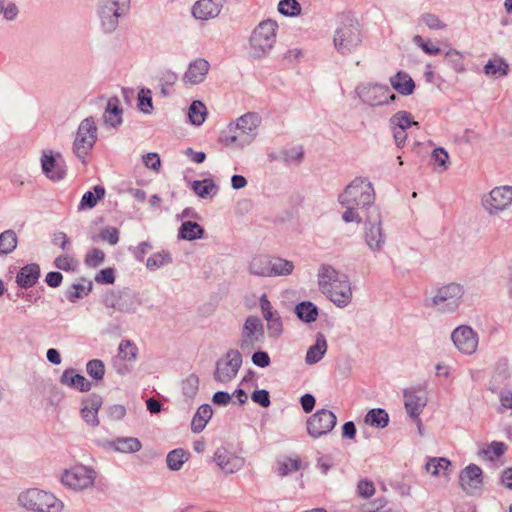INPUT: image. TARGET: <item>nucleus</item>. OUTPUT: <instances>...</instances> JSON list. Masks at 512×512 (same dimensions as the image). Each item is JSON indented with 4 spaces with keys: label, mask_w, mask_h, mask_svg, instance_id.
I'll list each match as a JSON object with an SVG mask.
<instances>
[{
    "label": "nucleus",
    "mask_w": 512,
    "mask_h": 512,
    "mask_svg": "<svg viewBox=\"0 0 512 512\" xmlns=\"http://www.w3.org/2000/svg\"><path fill=\"white\" fill-rule=\"evenodd\" d=\"M321 291L337 306L347 305L352 298L350 284L344 275L331 267H323L319 274Z\"/></svg>",
    "instance_id": "1"
},
{
    "label": "nucleus",
    "mask_w": 512,
    "mask_h": 512,
    "mask_svg": "<svg viewBox=\"0 0 512 512\" xmlns=\"http://www.w3.org/2000/svg\"><path fill=\"white\" fill-rule=\"evenodd\" d=\"M19 500L24 507L39 512H59L63 506L53 494L38 489L22 493Z\"/></svg>",
    "instance_id": "2"
},
{
    "label": "nucleus",
    "mask_w": 512,
    "mask_h": 512,
    "mask_svg": "<svg viewBox=\"0 0 512 512\" xmlns=\"http://www.w3.org/2000/svg\"><path fill=\"white\" fill-rule=\"evenodd\" d=\"M374 198L373 187L370 182L364 179H355L347 186L344 193L340 197L343 205L354 204L357 207L369 205Z\"/></svg>",
    "instance_id": "3"
},
{
    "label": "nucleus",
    "mask_w": 512,
    "mask_h": 512,
    "mask_svg": "<svg viewBox=\"0 0 512 512\" xmlns=\"http://www.w3.org/2000/svg\"><path fill=\"white\" fill-rule=\"evenodd\" d=\"M276 23L265 21L259 24L251 36V48L254 56H261L270 50L275 42Z\"/></svg>",
    "instance_id": "4"
},
{
    "label": "nucleus",
    "mask_w": 512,
    "mask_h": 512,
    "mask_svg": "<svg viewBox=\"0 0 512 512\" xmlns=\"http://www.w3.org/2000/svg\"><path fill=\"white\" fill-rule=\"evenodd\" d=\"M362 41L360 25L355 20H348L343 23L336 31L334 43L336 48L341 51H350L357 47Z\"/></svg>",
    "instance_id": "5"
},
{
    "label": "nucleus",
    "mask_w": 512,
    "mask_h": 512,
    "mask_svg": "<svg viewBox=\"0 0 512 512\" xmlns=\"http://www.w3.org/2000/svg\"><path fill=\"white\" fill-rule=\"evenodd\" d=\"M95 477V472L91 468L77 464L64 471L61 481L73 490H83L93 485Z\"/></svg>",
    "instance_id": "6"
},
{
    "label": "nucleus",
    "mask_w": 512,
    "mask_h": 512,
    "mask_svg": "<svg viewBox=\"0 0 512 512\" xmlns=\"http://www.w3.org/2000/svg\"><path fill=\"white\" fill-rule=\"evenodd\" d=\"M96 139V128L91 120H84L79 126L74 142V150L79 158L84 159L92 149Z\"/></svg>",
    "instance_id": "7"
},
{
    "label": "nucleus",
    "mask_w": 512,
    "mask_h": 512,
    "mask_svg": "<svg viewBox=\"0 0 512 512\" xmlns=\"http://www.w3.org/2000/svg\"><path fill=\"white\" fill-rule=\"evenodd\" d=\"M242 363L241 354L236 350L229 351L226 356L217 363L215 378L220 382H229L237 374Z\"/></svg>",
    "instance_id": "8"
},
{
    "label": "nucleus",
    "mask_w": 512,
    "mask_h": 512,
    "mask_svg": "<svg viewBox=\"0 0 512 512\" xmlns=\"http://www.w3.org/2000/svg\"><path fill=\"white\" fill-rule=\"evenodd\" d=\"M336 424V416L329 410H319L307 421V430L313 437L330 432Z\"/></svg>",
    "instance_id": "9"
},
{
    "label": "nucleus",
    "mask_w": 512,
    "mask_h": 512,
    "mask_svg": "<svg viewBox=\"0 0 512 512\" xmlns=\"http://www.w3.org/2000/svg\"><path fill=\"white\" fill-rule=\"evenodd\" d=\"M42 169L45 175L53 180H61L65 176V165L62 156L52 151L44 152L41 159Z\"/></svg>",
    "instance_id": "10"
},
{
    "label": "nucleus",
    "mask_w": 512,
    "mask_h": 512,
    "mask_svg": "<svg viewBox=\"0 0 512 512\" xmlns=\"http://www.w3.org/2000/svg\"><path fill=\"white\" fill-rule=\"evenodd\" d=\"M452 340L460 351L467 354L473 353L478 345L476 334L467 326L456 328L452 333Z\"/></svg>",
    "instance_id": "11"
},
{
    "label": "nucleus",
    "mask_w": 512,
    "mask_h": 512,
    "mask_svg": "<svg viewBox=\"0 0 512 512\" xmlns=\"http://www.w3.org/2000/svg\"><path fill=\"white\" fill-rule=\"evenodd\" d=\"M512 203V187L502 186L493 189L486 200L487 207L493 210H502Z\"/></svg>",
    "instance_id": "12"
},
{
    "label": "nucleus",
    "mask_w": 512,
    "mask_h": 512,
    "mask_svg": "<svg viewBox=\"0 0 512 512\" xmlns=\"http://www.w3.org/2000/svg\"><path fill=\"white\" fill-rule=\"evenodd\" d=\"M460 484L471 493L482 485V470L476 465H469L460 474Z\"/></svg>",
    "instance_id": "13"
},
{
    "label": "nucleus",
    "mask_w": 512,
    "mask_h": 512,
    "mask_svg": "<svg viewBox=\"0 0 512 512\" xmlns=\"http://www.w3.org/2000/svg\"><path fill=\"white\" fill-rule=\"evenodd\" d=\"M223 0H199L193 7V15L202 20L213 18L220 12Z\"/></svg>",
    "instance_id": "14"
},
{
    "label": "nucleus",
    "mask_w": 512,
    "mask_h": 512,
    "mask_svg": "<svg viewBox=\"0 0 512 512\" xmlns=\"http://www.w3.org/2000/svg\"><path fill=\"white\" fill-rule=\"evenodd\" d=\"M263 334L262 324L256 317H249L244 325L241 347L253 345Z\"/></svg>",
    "instance_id": "15"
},
{
    "label": "nucleus",
    "mask_w": 512,
    "mask_h": 512,
    "mask_svg": "<svg viewBox=\"0 0 512 512\" xmlns=\"http://www.w3.org/2000/svg\"><path fill=\"white\" fill-rule=\"evenodd\" d=\"M367 102L371 105H381L395 100V95L390 94L389 88L382 85H373L364 94Z\"/></svg>",
    "instance_id": "16"
},
{
    "label": "nucleus",
    "mask_w": 512,
    "mask_h": 512,
    "mask_svg": "<svg viewBox=\"0 0 512 512\" xmlns=\"http://www.w3.org/2000/svg\"><path fill=\"white\" fill-rule=\"evenodd\" d=\"M209 70V63L204 59L195 60L188 67L184 79L190 84L202 82Z\"/></svg>",
    "instance_id": "17"
},
{
    "label": "nucleus",
    "mask_w": 512,
    "mask_h": 512,
    "mask_svg": "<svg viewBox=\"0 0 512 512\" xmlns=\"http://www.w3.org/2000/svg\"><path fill=\"white\" fill-rule=\"evenodd\" d=\"M101 407V399L97 396H90L83 401L81 415L83 419L90 425L96 426L99 421L97 418L98 411Z\"/></svg>",
    "instance_id": "18"
},
{
    "label": "nucleus",
    "mask_w": 512,
    "mask_h": 512,
    "mask_svg": "<svg viewBox=\"0 0 512 512\" xmlns=\"http://www.w3.org/2000/svg\"><path fill=\"white\" fill-rule=\"evenodd\" d=\"M214 459L217 464L226 472L233 473L238 470L242 465V459L234 456L226 449H219L214 455Z\"/></svg>",
    "instance_id": "19"
},
{
    "label": "nucleus",
    "mask_w": 512,
    "mask_h": 512,
    "mask_svg": "<svg viewBox=\"0 0 512 512\" xmlns=\"http://www.w3.org/2000/svg\"><path fill=\"white\" fill-rule=\"evenodd\" d=\"M255 270L261 276L286 275L292 272L293 264L287 260L277 258L271 261L270 266L261 269L255 268Z\"/></svg>",
    "instance_id": "20"
},
{
    "label": "nucleus",
    "mask_w": 512,
    "mask_h": 512,
    "mask_svg": "<svg viewBox=\"0 0 512 512\" xmlns=\"http://www.w3.org/2000/svg\"><path fill=\"white\" fill-rule=\"evenodd\" d=\"M390 83L392 87L402 95H410L415 89V83L413 79L409 74L402 71L391 77Z\"/></svg>",
    "instance_id": "21"
},
{
    "label": "nucleus",
    "mask_w": 512,
    "mask_h": 512,
    "mask_svg": "<svg viewBox=\"0 0 512 512\" xmlns=\"http://www.w3.org/2000/svg\"><path fill=\"white\" fill-rule=\"evenodd\" d=\"M40 269L36 264H30L23 267L17 275V283L21 287H31L33 286L38 277H39Z\"/></svg>",
    "instance_id": "22"
},
{
    "label": "nucleus",
    "mask_w": 512,
    "mask_h": 512,
    "mask_svg": "<svg viewBox=\"0 0 512 512\" xmlns=\"http://www.w3.org/2000/svg\"><path fill=\"white\" fill-rule=\"evenodd\" d=\"M405 398V407L408 413L416 417L420 414L422 408L426 404V397L424 394L418 395L414 392H407L404 395Z\"/></svg>",
    "instance_id": "23"
},
{
    "label": "nucleus",
    "mask_w": 512,
    "mask_h": 512,
    "mask_svg": "<svg viewBox=\"0 0 512 512\" xmlns=\"http://www.w3.org/2000/svg\"><path fill=\"white\" fill-rule=\"evenodd\" d=\"M104 196L105 189L102 186H95L92 191H87L83 195L79 204V210L92 209Z\"/></svg>",
    "instance_id": "24"
},
{
    "label": "nucleus",
    "mask_w": 512,
    "mask_h": 512,
    "mask_svg": "<svg viewBox=\"0 0 512 512\" xmlns=\"http://www.w3.org/2000/svg\"><path fill=\"white\" fill-rule=\"evenodd\" d=\"M485 74L493 78L507 75L508 64L501 58L494 57L484 67Z\"/></svg>",
    "instance_id": "25"
},
{
    "label": "nucleus",
    "mask_w": 512,
    "mask_h": 512,
    "mask_svg": "<svg viewBox=\"0 0 512 512\" xmlns=\"http://www.w3.org/2000/svg\"><path fill=\"white\" fill-rule=\"evenodd\" d=\"M301 461L298 458L282 457L277 461L275 471L279 476H286L300 469Z\"/></svg>",
    "instance_id": "26"
},
{
    "label": "nucleus",
    "mask_w": 512,
    "mask_h": 512,
    "mask_svg": "<svg viewBox=\"0 0 512 512\" xmlns=\"http://www.w3.org/2000/svg\"><path fill=\"white\" fill-rule=\"evenodd\" d=\"M327 350V343L325 338L320 335L316 339L315 345L311 346L306 355V361L310 364L318 362Z\"/></svg>",
    "instance_id": "27"
},
{
    "label": "nucleus",
    "mask_w": 512,
    "mask_h": 512,
    "mask_svg": "<svg viewBox=\"0 0 512 512\" xmlns=\"http://www.w3.org/2000/svg\"><path fill=\"white\" fill-rule=\"evenodd\" d=\"M450 465L446 458H431L426 464V470L433 476H446Z\"/></svg>",
    "instance_id": "28"
},
{
    "label": "nucleus",
    "mask_w": 512,
    "mask_h": 512,
    "mask_svg": "<svg viewBox=\"0 0 512 512\" xmlns=\"http://www.w3.org/2000/svg\"><path fill=\"white\" fill-rule=\"evenodd\" d=\"M212 413V409L209 405L200 406L192 420L193 431L200 432L211 418Z\"/></svg>",
    "instance_id": "29"
},
{
    "label": "nucleus",
    "mask_w": 512,
    "mask_h": 512,
    "mask_svg": "<svg viewBox=\"0 0 512 512\" xmlns=\"http://www.w3.org/2000/svg\"><path fill=\"white\" fill-rule=\"evenodd\" d=\"M389 421L388 414L383 409H372L365 416V422L371 426L384 428Z\"/></svg>",
    "instance_id": "30"
},
{
    "label": "nucleus",
    "mask_w": 512,
    "mask_h": 512,
    "mask_svg": "<svg viewBox=\"0 0 512 512\" xmlns=\"http://www.w3.org/2000/svg\"><path fill=\"white\" fill-rule=\"evenodd\" d=\"M206 115L207 110L202 102L194 101L191 104L188 112V117L192 124L201 125L205 121Z\"/></svg>",
    "instance_id": "31"
},
{
    "label": "nucleus",
    "mask_w": 512,
    "mask_h": 512,
    "mask_svg": "<svg viewBox=\"0 0 512 512\" xmlns=\"http://www.w3.org/2000/svg\"><path fill=\"white\" fill-rule=\"evenodd\" d=\"M391 124L393 129L406 130L413 125H418V122L414 121L412 115L406 111H399L391 118Z\"/></svg>",
    "instance_id": "32"
},
{
    "label": "nucleus",
    "mask_w": 512,
    "mask_h": 512,
    "mask_svg": "<svg viewBox=\"0 0 512 512\" xmlns=\"http://www.w3.org/2000/svg\"><path fill=\"white\" fill-rule=\"evenodd\" d=\"M128 0H105V7L108 9V27L113 29L116 26L117 18L119 16L118 10L121 6L126 5Z\"/></svg>",
    "instance_id": "33"
},
{
    "label": "nucleus",
    "mask_w": 512,
    "mask_h": 512,
    "mask_svg": "<svg viewBox=\"0 0 512 512\" xmlns=\"http://www.w3.org/2000/svg\"><path fill=\"white\" fill-rule=\"evenodd\" d=\"M105 120L112 126H116L121 123V110L119 109V101L117 99H110L108 101Z\"/></svg>",
    "instance_id": "34"
},
{
    "label": "nucleus",
    "mask_w": 512,
    "mask_h": 512,
    "mask_svg": "<svg viewBox=\"0 0 512 512\" xmlns=\"http://www.w3.org/2000/svg\"><path fill=\"white\" fill-rule=\"evenodd\" d=\"M203 229L196 222H184L180 228V235L187 240H193L202 236Z\"/></svg>",
    "instance_id": "35"
},
{
    "label": "nucleus",
    "mask_w": 512,
    "mask_h": 512,
    "mask_svg": "<svg viewBox=\"0 0 512 512\" xmlns=\"http://www.w3.org/2000/svg\"><path fill=\"white\" fill-rule=\"evenodd\" d=\"M299 318L306 322L315 321L318 316L317 308L311 302L300 303L296 308Z\"/></svg>",
    "instance_id": "36"
},
{
    "label": "nucleus",
    "mask_w": 512,
    "mask_h": 512,
    "mask_svg": "<svg viewBox=\"0 0 512 512\" xmlns=\"http://www.w3.org/2000/svg\"><path fill=\"white\" fill-rule=\"evenodd\" d=\"M188 460V453L183 449H175L167 455L168 467L172 470H178L182 464Z\"/></svg>",
    "instance_id": "37"
},
{
    "label": "nucleus",
    "mask_w": 512,
    "mask_h": 512,
    "mask_svg": "<svg viewBox=\"0 0 512 512\" xmlns=\"http://www.w3.org/2000/svg\"><path fill=\"white\" fill-rule=\"evenodd\" d=\"M17 245V238L14 232L5 231L0 234V254L12 252Z\"/></svg>",
    "instance_id": "38"
},
{
    "label": "nucleus",
    "mask_w": 512,
    "mask_h": 512,
    "mask_svg": "<svg viewBox=\"0 0 512 512\" xmlns=\"http://www.w3.org/2000/svg\"><path fill=\"white\" fill-rule=\"evenodd\" d=\"M278 11L285 16H298L301 13V5L297 0H281Z\"/></svg>",
    "instance_id": "39"
},
{
    "label": "nucleus",
    "mask_w": 512,
    "mask_h": 512,
    "mask_svg": "<svg viewBox=\"0 0 512 512\" xmlns=\"http://www.w3.org/2000/svg\"><path fill=\"white\" fill-rule=\"evenodd\" d=\"M105 257L106 255L103 250L99 248H92L86 253L84 263L88 267L96 268L104 262Z\"/></svg>",
    "instance_id": "40"
},
{
    "label": "nucleus",
    "mask_w": 512,
    "mask_h": 512,
    "mask_svg": "<svg viewBox=\"0 0 512 512\" xmlns=\"http://www.w3.org/2000/svg\"><path fill=\"white\" fill-rule=\"evenodd\" d=\"M193 190L198 196L207 197L216 192V186L212 180L205 179L203 181H195Z\"/></svg>",
    "instance_id": "41"
},
{
    "label": "nucleus",
    "mask_w": 512,
    "mask_h": 512,
    "mask_svg": "<svg viewBox=\"0 0 512 512\" xmlns=\"http://www.w3.org/2000/svg\"><path fill=\"white\" fill-rule=\"evenodd\" d=\"M116 448L121 452H136L141 448V443L136 438L119 439L116 442Z\"/></svg>",
    "instance_id": "42"
},
{
    "label": "nucleus",
    "mask_w": 512,
    "mask_h": 512,
    "mask_svg": "<svg viewBox=\"0 0 512 512\" xmlns=\"http://www.w3.org/2000/svg\"><path fill=\"white\" fill-rule=\"evenodd\" d=\"M170 261V257L167 253H155L151 255L146 262V266L150 270H155L167 264Z\"/></svg>",
    "instance_id": "43"
},
{
    "label": "nucleus",
    "mask_w": 512,
    "mask_h": 512,
    "mask_svg": "<svg viewBox=\"0 0 512 512\" xmlns=\"http://www.w3.org/2000/svg\"><path fill=\"white\" fill-rule=\"evenodd\" d=\"M55 266L63 271H74L77 267V261L71 255H61L55 259Z\"/></svg>",
    "instance_id": "44"
},
{
    "label": "nucleus",
    "mask_w": 512,
    "mask_h": 512,
    "mask_svg": "<svg viewBox=\"0 0 512 512\" xmlns=\"http://www.w3.org/2000/svg\"><path fill=\"white\" fill-rule=\"evenodd\" d=\"M506 450V445L502 442H493L487 448L482 450V453L490 460L500 457Z\"/></svg>",
    "instance_id": "45"
},
{
    "label": "nucleus",
    "mask_w": 512,
    "mask_h": 512,
    "mask_svg": "<svg viewBox=\"0 0 512 512\" xmlns=\"http://www.w3.org/2000/svg\"><path fill=\"white\" fill-rule=\"evenodd\" d=\"M138 106L144 113H149L152 108V97L151 91L148 89H142L138 94Z\"/></svg>",
    "instance_id": "46"
},
{
    "label": "nucleus",
    "mask_w": 512,
    "mask_h": 512,
    "mask_svg": "<svg viewBox=\"0 0 512 512\" xmlns=\"http://www.w3.org/2000/svg\"><path fill=\"white\" fill-rule=\"evenodd\" d=\"M88 374L96 380H101L105 373V367L100 360H91L87 364Z\"/></svg>",
    "instance_id": "47"
},
{
    "label": "nucleus",
    "mask_w": 512,
    "mask_h": 512,
    "mask_svg": "<svg viewBox=\"0 0 512 512\" xmlns=\"http://www.w3.org/2000/svg\"><path fill=\"white\" fill-rule=\"evenodd\" d=\"M137 347L130 341H123L119 346V356L124 360H132L136 357Z\"/></svg>",
    "instance_id": "48"
},
{
    "label": "nucleus",
    "mask_w": 512,
    "mask_h": 512,
    "mask_svg": "<svg viewBox=\"0 0 512 512\" xmlns=\"http://www.w3.org/2000/svg\"><path fill=\"white\" fill-rule=\"evenodd\" d=\"M99 238L110 245H115L119 240V231L115 227L104 228L100 231Z\"/></svg>",
    "instance_id": "49"
},
{
    "label": "nucleus",
    "mask_w": 512,
    "mask_h": 512,
    "mask_svg": "<svg viewBox=\"0 0 512 512\" xmlns=\"http://www.w3.org/2000/svg\"><path fill=\"white\" fill-rule=\"evenodd\" d=\"M357 493L360 497L370 498L375 493V486L372 481L363 479L358 482Z\"/></svg>",
    "instance_id": "50"
},
{
    "label": "nucleus",
    "mask_w": 512,
    "mask_h": 512,
    "mask_svg": "<svg viewBox=\"0 0 512 512\" xmlns=\"http://www.w3.org/2000/svg\"><path fill=\"white\" fill-rule=\"evenodd\" d=\"M95 281L98 284H113L115 281V271L113 268H105L100 270L96 276Z\"/></svg>",
    "instance_id": "51"
},
{
    "label": "nucleus",
    "mask_w": 512,
    "mask_h": 512,
    "mask_svg": "<svg viewBox=\"0 0 512 512\" xmlns=\"http://www.w3.org/2000/svg\"><path fill=\"white\" fill-rule=\"evenodd\" d=\"M462 294V289L459 285L450 284L442 288L439 292V297L441 300H447L448 298L460 297Z\"/></svg>",
    "instance_id": "52"
},
{
    "label": "nucleus",
    "mask_w": 512,
    "mask_h": 512,
    "mask_svg": "<svg viewBox=\"0 0 512 512\" xmlns=\"http://www.w3.org/2000/svg\"><path fill=\"white\" fill-rule=\"evenodd\" d=\"M432 160L442 170L447 169L449 156H448V153L444 149H442V148L435 149L432 153Z\"/></svg>",
    "instance_id": "53"
},
{
    "label": "nucleus",
    "mask_w": 512,
    "mask_h": 512,
    "mask_svg": "<svg viewBox=\"0 0 512 512\" xmlns=\"http://www.w3.org/2000/svg\"><path fill=\"white\" fill-rule=\"evenodd\" d=\"M69 384L80 391H88L91 388L90 382L82 375L73 374L69 379Z\"/></svg>",
    "instance_id": "54"
},
{
    "label": "nucleus",
    "mask_w": 512,
    "mask_h": 512,
    "mask_svg": "<svg viewBox=\"0 0 512 512\" xmlns=\"http://www.w3.org/2000/svg\"><path fill=\"white\" fill-rule=\"evenodd\" d=\"M90 290H91V284H88V285L74 284L72 286V291L70 293L69 299L71 301H74L75 299L82 298V297L88 295Z\"/></svg>",
    "instance_id": "55"
},
{
    "label": "nucleus",
    "mask_w": 512,
    "mask_h": 512,
    "mask_svg": "<svg viewBox=\"0 0 512 512\" xmlns=\"http://www.w3.org/2000/svg\"><path fill=\"white\" fill-rule=\"evenodd\" d=\"M268 331L272 336H278L282 332V323L279 317L272 315L270 317H266Z\"/></svg>",
    "instance_id": "56"
},
{
    "label": "nucleus",
    "mask_w": 512,
    "mask_h": 512,
    "mask_svg": "<svg viewBox=\"0 0 512 512\" xmlns=\"http://www.w3.org/2000/svg\"><path fill=\"white\" fill-rule=\"evenodd\" d=\"M144 165L154 171H158L161 166V160L157 153H148L143 156Z\"/></svg>",
    "instance_id": "57"
},
{
    "label": "nucleus",
    "mask_w": 512,
    "mask_h": 512,
    "mask_svg": "<svg viewBox=\"0 0 512 512\" xmlns=\"http://www.w3.org/2000/svg\"><path fill=\"white\" fill-rule=\"evenodd\" d=\"M416 43L424 50L425 53L429 55H438L440 53V48L431 42H425L421 37L417 36L415 38Z\"/></svg>",
    "instance_id": "58"
},
{
    "label": "nucleus",
    "mask_w": 512,
    "mask_h": 512,
    "mask_svg": "<svg viewBox=\"0 0 512 512\" xmlns=\"http://www.w3.org/2000/svg\"><path fill=\"white\" fill-rule=\"evenodd\" d=\"M252 400L263 407L270 404L269 393L266 390H258L252 394Z\"/></svg>",
    "instance_id": "59"
},
{
    "label": "nucleus",
    "mask_w": 512,
    "mask_h": 512,
    "mask_svg": "<svg viewBox=\"0 0 512 512\" xmlns=\"http://www.w3.org/2000/svg\"><path fill=\"white\" fill-rule=\"evenodd\" d=\"M52 242L63 250H65L70 243L68 236L64 232L54 233Z\"/></svg>",
    "instance_id": "60"
},
{
    "label": "nucleus",
    "mask_w": 512,
    "mask_h": 512,
    "mask_svg": "<svg viewBox=\"0 0 512 512\" xmlns=\"http://www.w3.org/2000/svg\"><path fill=\"white\" fill-rule=\"evenodd\" d=\"M252 361L259 367H266L270 363V358L266 352L259 351L253 354Z\"/></svg>",
    "instance_id": "61"
},
{
    "label": "nucleus",
    "mask_w": 512,
    "mask_h": 512,
    "mask_svg": "<svg viewBox=\"0 0 512 512\" xmlns=\"http://www.w3.org/2000/svg\"><path fill=\"white\" fill-rule=\"evenodd\" d=\"M271 264V261L268 260L267 258L265 257H256L252 260L251 262V265H250V268H251V271L256 274V275H260L256 270L255 268L257 269H261V268H265L266 266H270Z\"/></svg>",
    "instance_id": "62"
},
{
    "label": "nucleus",
    "mask_w": 512,
    "mask_h": 512,
    "mask_svg": "<svg viewBox=\"0 0 512 512\" xmlns=\"http://www.w3.org/2000/svg\"><path fill=\"white\" fill-rule=\"evenodd\" d=\"M62 274L59 273V272H49L47 275H46V283L50 286V287H58L61 282H62Z\"/></svg>",
    "instance_id": "63"
},
{
    "label": "nucleus",
    "mask_w": 512,
    "mask_h": 512,
    "mask_svg": "<svg viewBox=\"0 0 512 512\" xmlns=\"http://www.w3.org/2000/svg\"><path fill=\"white\" fill-rule=\"evenodd\" d=\"M425 23L433 29H441L444 27L442 21L435 15L428 14L424 17Z\"/></svg>",
    "instance_id": "64"
}]
</instances>
